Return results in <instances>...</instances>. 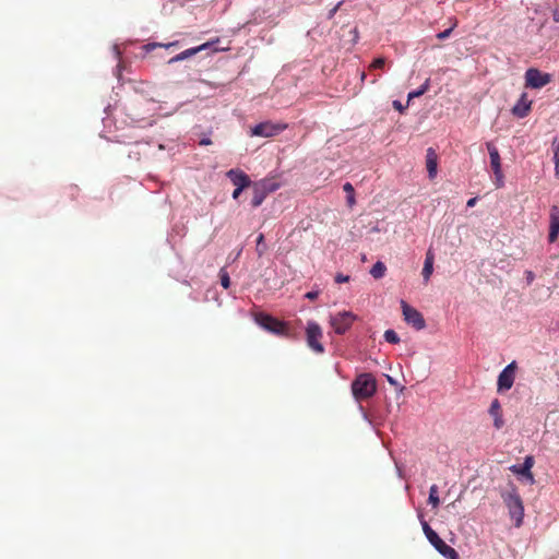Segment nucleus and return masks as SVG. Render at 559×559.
I'll return each mask as SVG.
<instances>
[{"instance_id":"1","label":"nucleus","mask_w":559,"mask_h":559,"mask_svg":"<svg viewBox=\"0 0 559 559\" xmlns=\"http://www.w3.org/2000/svg\"><path fill=\"white\" fill-rule=\"evenodd\" d=\"M352 392L357 401L368 400L377 392V381L371 373H361L352 382Z\"/></svg>"},{"instance_id":"2","label":"nucleus","mask_w":559,"mask_h":559,"mask_svg":"<svg viewBox=\"0 0 559 559\" xmlns=\"http://www.w3.org/2000/svg\"><path fill=\"white\" fill-rule=\"evenodd\" d=\"M254 321L264 330L272 332L276 335H287L288 326L285 322L277 320L276 318L267 313H255Z\"/></svg>"},{"instance_id":"3","label":"nucleus","mask_w":559,"mask_h":559,"mask_svg":"<svg viewBox=\"0 0 559 559\" xmlns=\"http://www.w3.org/2000/svg\"><path fill=\"white\" fill-rule=\"evenodd\" d=\"M503 501L509 510L511 519L515 521V526H521L524 516V507L520 495L513 490L503 496Z\"/></svg>"},{"instance_id":"4","label":"nucleus","mask_w":559,"mask_h":559,"mask_svg":"<svg viewBox=\"0 0 559 559\" xmlns=\"http://www.w3.org/2000/svg\"><path fill=\"white\" fill-rule=\"evenodd\" d=\"M357 316L352 311H341L330 317V325L338 335L345 334L353 325Z\"/></svg>"},{"instance_id":"5","label":"nucleus","mask_w":559,"mask_h":559,"mask_svg":"<svg viewBox=\"0 0 559 559\" xmlns=\"http://www.w3.org/2000/svg\"><path fill=\"white\" fill-rule=\"evenodd\" d=\"M322 337L323 332L321 326L314 321H309L306 328V340L308 346L317 354L324 352V347L321 343Z\"/></svg>"},{"instance_id":"6","label":"nucleus","mask_w":559,"mask_h":559,"mask_svg":"<svg viewBox=\"0 0 559 559\" xmlns=\"http://www.w3.org/2000/svg\"><path fill=\"white\" fill-rule=\"evenodd\" d=\"M525 87L542 88L552 81L550 73H545L537 68H530L525 72Z\"/></svg>"},{"instance_id":"7","label":"nucleus","mask_w":559,"mask_h":559,"mask_svg":"<svg viewBox=\"0 0 559 559\" xmlns=\"http://www.w3.org/2000/svg\"><path fill=\"white\" fill-rule=\"evenodd\" d=\"M287 128L285 123H274L271 121L260 122L251 128L250 134L252 136L271 138L274 136Z\"/></svg>"},{"instance_id":"8","label":"nucleus","mask_w":559,"mask_h":559,"mask_svg":"<svg viewBox=\"0 0 559 559\" xmlns=\"http://www.w3.org/2000/svg\"><path fill=\"white\" fill-rule=\"evenodd\" d=\"M401 308L404 320L406 321L407 324L412 325L416 330L425 329V319L417 309L411 307L405 300H401Z\"/></svg>"},{"instance_id":"9","label":"nucleus","mask_w":559,"mask_h":559,"mask_svg":"<svg viewBox=\"0 0 559 559\" xmlns=\"http://www.w3.org/2000/svg\"><path fill=\"white\" fill-rule=\"evenodd\" d=\"M490 157V166L497 180V187L502 186L503 174L501 169V158L497 146L492 142L486 144Z\"/></svg>"},{"instance_id":"10","label":"nucleus","mask_w":559,"mask_h":559,"mask_svg":"<svg viewBox=\"0 0 559 559\" xmlns=\"http://www.w3.org/2000/svg\"><path fill=\"white\" fill-rule=\"evenodd\" d=\"M516 362L509 364L498 376V391H508L512 388L515 379Z\"/></svg>"},{"instance_id":"11","label":"nucleus","mask_w":559,"mask_h":559,"mask_svg":"<svg viewBox=\"0 0 559 559\" xmlns=\"http://www.w3.org/2000/svg\"><path fill=\"white\" fill-rule=\"evenodd\" d=\"M429 543L436 548V550L442 555L447 559H459L457 551L445 544V542L440 538L438 534L433 535L431 538L428 539Z\"/></svg>"},{"instance_id":"12","label":"nucleus","mask_w":559,"mask_h":559,"mask_svg":"<svg viewBox=\"0 0 559 559\" xmlns=\"http://www.w3.org/2000/svg\"><path fill=\"white\" fill-rule=\"evenodd\" d=\"M549 235L548 240L549 242H555L559 235V206L552 205L549 213Z\"/></svg>"},{"instance_id":"13","label":"nucleus","mask_w":559,"mask_h":559,"mask_svg":"<svg viewBox=\"0 0 559 559\" xmlns=\"http://www.w3.org/2000/svg\"><path fill=\"white\" fill-rule=\"evenodd\" d=\"M532 108V100L527 98V94L523 93L516 104L512 108V114L518 118L526 117Z\"/></svg>"},{"instance_id":"14","label":"nucleus","mask_w":559,"mask_h":559,"mask_svg":"<svg viewBox=\"0 0 559 559\" xmlns=\"http://www.w3.org/2000/svg\"><path fill=\"white\" fill-rule=\"evenodd\" d=\"M227 177L236 186V188L246 189L251 183L249 176L239 169H230L227 173Z\"/></svg>"},{"instance_id":"15","label":"nucleus","mask_w":559,"mask_h":559,"mask_svg":"<svg viewBox=\"0 0 559 559\" xmlns=\"http://www.w3.org/2000/svg\"><path fill=\"white\" fill-rule=\"evenodd\" d=\"M489 415L493 418V426L496 429H501L504 426L502 418V408L499 400L495 399L489 407Z\"/></svg>"},{"instance_id":"16","label":"nucleus","mask_w":559,"mask_h":559,"mask_svg":"<svg viewBox=\"0 0 559 559\" xmlns=\"http://www.w3.org/2000/svg\"><path fill=\"white\" fill-rule=\"evenodd\" d=\"M426 166L429 178H435L437 175L438 168V156L436 151L432 147H429L426 153Z\"/></svg>"},{"instance_id":"17","label":"nucleus","mask_w":559,"mask_h":559,"mask_svg":"<svg viewBox=\"0 0 559 559\" xmlns=\"http://www.w3.org/2000/svg\"><path fill=\"white\" fill-rule=\"evenodd\" d=\"M533 465H534L533 456H526L525 460H524L523 465L521 467H518V466L513 465L512 466V471L515 472V473H519V474H521L523 476H525L530 480H533V474L531 472Z\"/></svg>"},{"instance_id":"18","label":"nucleus","mask_w":559,"mask_h":559,"mask_svg":"<svg viewBox=\"0 0 559 559\" xmlns=\"http://www.w3.org/2000/svg\"><path fill=\"white\" fill-rule=\"evenodd\" d=\"M433 253L431 252V250H428V252L426 253V259L421 272L425 283L429 282L430 276L433 272Z\"/></svg>"},{"instance_id":"19","label":"nucleus","mask_w":559,"mask_h":559,"mask_svg":"<svg viewBox=\"0 0 559 559\" xmlns=\"http://www.w3.org/2000/svg\"><path fill=\"white\" fill-rule=\"evenodd\" d=\"M266 197L267 194L265 193V190H263V187H260L258 183H254L251 205L253 207L260 206Z\"/></svg>"},{"instance_id":"20","label":"nucleus","mask_w":559,"mask_h":559,"mask_svg":"<svg viewBox=\"0 0 559 559\" xmlns=\"http://www.w3.org/2000/svg\"><path fill=\"white\" fill-rule=\"evenodd\" d=\"M385 272H386V266L381 261L376 262L370 270L371 276L376 280L382 278L385 275Z\"/></svg>"},{"instance_id":"21","label":"nucleus","mask_w":559,"mask_h":559,"mask_svg":"<svg viewBox=\"0 0 559 559\" xmlns=\"http://www.w3.org/2000/svg\"><path fill=\"white\" fill-rule=\"evenodd\" d=\"M197 53H198V49L192 47V48L186 49V50L181 51L180 53L176 55L168 62L169 63L179 62V61L186 60Z\"/></svg>"},{"instance_id":"22","label":"nucleus","mask_w":559,"mask_h":559,"mask_svg":"<svg viewBox=\"0 0 559 559\" xmlns=\"http://www.w3.org/2000/svg\"><path fill=\"white\" fill-rule=\"evenodd\" d=\"M343 190L347 194V204L349 207H352L355 204V190L350 182H346L343 186Z\"/></svg>"},{"instance_id":"23","label":"nucleus","mask_w":559,"mask_h":559,"mask_svg":"<svg viewBox=\"0 0 559 559\" xmlns=\"http://www.w3.org/2000/svg\"><path fill=\"white\" fill-rule=\"evenodd\" d=\"M428 501L435 508L439 506L440 499H439V496H438V486L437 485H432L430 487Z\"/></svg>"},{"instance_id":"24","label":"nucleus","mask_w":559,"mask_h":559,"mask_svg":"<svg viewBox=\"0 0 559 559\" xmlns=\"http://www.w3.org/2000/svg\"><path fill=\"white\" fill-rule=\"evenodd\" d=\"M429 88V80H427L418 90L408 93V102L413 98L419 97L425 94Z\"/></svg>"},{"instance_id":"25","label":"nucleus","mask_w":559,"mask_h":559,"mask_svg":"<svg viewBox=\"0 0 559 559\" xmlns=\"http://www.w3.org/2000/svg\"><path fill=\"white\" fill-rule=\"evenodd\" d=\"M260 187H263V190H265V193L269 194L271 192H274L278 189V183L270 181V180H262L260 182H257Z\"/></svg>"},{"instance_id":"26","label":"nucleus","mask_w":559,"mask_h":559,"mask_svg":"<svg viewBox=\"0 0 559 559\" xmlns=\"http://www.w3.org/2000/svg\"><path fill=\"white\" fill-rule=\"evenodd\" d=\"M554 160L556 165V175L559 176V136L554 140Z\"/></svg>"},{"instance_id":"27","label":"nucleus","mask_w":559,"mask_h":559,"mask_svg":"<svg viewBox=\"0 0 559 559\" xmlns=\"http://www.w3.org/2000/svg\"><path fill=\"white\" fill-rule=\"evenodd\" d=\"M384 340L388 342V343H391V344H397L400 343V336L397 335V333L394 331V330H386L384 332Z\"/></svg>"},{"instance_id":"28","label":"nucleus","mask_w":559,"mask_h":559,"mask_svg":"<svg viewBox=\"0 0 559 559\" xmlns=\"http://www.w3.org/2000/svg\"><path fill=\"white\" fill-rule=\"evenodd\" d=\"M257 253L258 257H262L266 251V246L264 245V235L260 234L257 238Z\"/></svg>"},{"instance_id":"29","label":"nucleus","mask_w":559,"mask_h":559,"mask_svg":"<svg viewBox=\"0 0 559 559\" xmlns=\"http://www.w3.org/2000/svg\"><path fill=\"white\" fill-rule=\"evenodd\" d=\"M456 25H457V21H456V20H454V21H453V23H452V25H451V27H449L448 29H445V31L440 32V33H438V34H437V38H438V39H441V40H443V39L448 38V37L451 35V33H452V31L454 29V27H456Z\"/></svg>"},{"instance_id":"30","label":"nucleus","mask_w":559,"mask_h":559,"mask_svg":"<svg viewBox=\"0 0 559 559\" xmlns=\"http://www.w3.org/2000/svg\"><path fill=\"white\" fill-rule=\"evenodd\" d=\"M219 277H221V284H222V286H223L225 289L229 288V286H230V278H229L228 273H227L225 270H221V272H219Z\"/></svg>"},{"instance_id":"31","label":"nucleus","mask_w":559,"mask_h":559,"mask_svg":"<svg viewBox=\"0 0 559 559\" xmlns=\"http://www.w3.org/2000/svg\"><path fill=\"white\" fill-rule=\"evenodd\" d=\"M421 526L427 539L431 538L433 535L437 534L426 521H421Z\"/></svg>"},{"instance_id":"32","label":"nucleus","mask_w":559,"mask_h":559,"mask_svg":"<svg viewBox=\"0 0 559 559\" xmlns=\"http://www.w3.org/2000/svg\"><path fill=\"white\" fill-rule=\"evenodd\" d=\"M421 526L427 539L431 538L433 535L437 534L426 521H421Z\"/></svg>"},{"instance_id":"33","label":"nucleus","mask_w":559,"mask_h":559,"mask_svg":"<svg viewBox=\"0 0 559 559\" xmlns=\"http://www.w3.org/2000/svg\"><path fill=\"white\" fill-rule=\"evenodd\" d=\"M385 66V59L383 57L376 58L370 64V69H383Z\"/></svg>"},{"instance_id":"34","label":"nucleus","mask_w":559,"mask_h":559,"mask_svg":"<svg viewBox=\"0 0 559 559\" xmlns=\"http://www.w3.org/2000/svg\"><path fill=\"white\" fill-rule=\"evenodd\" d=\"M218 41H219V39H218V38H216L215 40L206 41V43H204V44H202V45H200V46H197V47H194V48H195V49H198V53H199L200 51H203V50L209 49V48H210V47H212L215 43H218Z\"/></svg>"},{"instance_id":"35","label":"nucleus","mask_w":559,"mask_h":559,"mask_svg":"<svg viewBox=\"0 0 559 559\" xmlns=\"http://www.w3.org/2000/svg\"><path fill=\"white\" fill-rule=\"evenodd\" d=\"M178 45V41H173V43H169V44H166V45H163V47L165 48H169V47H173V46H177ZM162 47L160 44H148L146 47L147 49H151V48H155V47Z\"/></svg>"},{"instance_id":"36","label":"nucleus","mask_w":559,"mask_h":559,"mask_svg":"<svg viewBox=\"0 0 559 559\" xmlns=\"http://www.w3.org/2000/svg\"><path fill=\"white\" fill-rule=\"evenodd\" d=\"M349 281V276L348 275H344L342 273H338L336 276H335V282L341 284V283H347Z\"/></svg>"},{"instance_id":"37","label":"nucleus","mask_w":559,"mask_h":559,"mask_svg":"<svg viewBox=\"0 0 559 559\" xmlns=\"http://www.w3.org/2000/svg\"><path fill=\"white\" fill-rule=\"evenodd\" d=\"M525 278H526L527 284L531 285L535 280L534 272L530 271V270L525 271Z\"/></svg>"},{"instance_id":"38","label":"nucleus","mask_w":559,"mask_h":559,"mask_svg":"<svg viewBox=\"0 0 559 559\" xmlns=\"http://www.w3.org/2000/svg\"><path fill=\"white\" fill-rule=\"evenodd\" d=\"M342 1H340L333 9H331L328 13V19L331 20L334 17L335 13L337 12V10L340 9V7L342 5Z\"/></svg>"},{"instance_id":"39","label":"nucleus","mask_w":559,"mask_h":559,"mask_svg":"<svg viewBox=\"0 0 559 559\" xmlns=\"http://www.w3.org/2000/svg\"><path fill=\"white\" fill-rule=\"evenodd\" d=\"M319 296V290H312V292H308L305 297L310 299V300H314L317 299Z\"/></svg>"},{"instance_id":"40","label":"nucleus","mask_w":559,"mask_h":559,"mask_svg":"<svg viewBox=\"0 0 559 559\" xmlns=\"http://www.w3.org/2000/svg\"><path fill=\"white\" fill-rule=\"evenodd\" d=\"M393 107H394L396 110H399L400 112H403V110H404L403 105H402V104H401V102H399V100H394V102H393Z\"/></svg>"},{"instance_id":"41","label":"nucleus","mask_w":559,"mask_h":559,"mask_svg":"<svg viewBox=\"0 0 559 559\" xmlns=\"http://www.w3.org/2000/svg\"><path fill=\"white\" fill-rule=\"evenodd\" d=\"M243 189L236 188L233 192V198L238 199Z\"/></svg>"},{"instance_id":"42","label":"nucleus","mask_w":559,"mask_h":559,"mask_svg":"<svg viewBox=\"0 0 559 559\" xmlns=\"http://www.w3.org/2000/svg\"><path fill=\"white\" fill-rule=\"evenodd\" d=\"M476 202H477V198H472V199H469V200L467 201L466 205H467L468 207H473V206L476 204Z\"/></svg>"},{"instance_id":"43","label":"nucleus","mask_w":559,"mask_h":559,"mask_svg":"<svg viewBox=\"0 0 559 559\" xmlns=\"http://www.w3.org/2000/svg\"><path fill=\"white\" fill-rule=\"evenodd\" d=\"M212 144V141L209 138L202 139L200 141V145H210Z\"/></svg>"},{"instance_id":"44","label":"nucleus","mask_w":559,"mask_h":559,"mask_svg":"<svg viewBox=\"0 0 559 559\" xmlns=\"http://www.w3.org/2000/svg\"><path fill=\"white\" fill-rule=\"evenodd\" d=\"M70 190H71V194L74 195L75 193L79 192V188L76 186H71L70 187Z\"/></svg>"},{"instance_id":"45","label":"nucleus","mask_w":559,"mask_h":559,"mask_svg":"<svg viewBox=\"0 0 559 559\" xmlns=\"http://www.w3.org/2000/svg\"><path fill=\"white\" fill-rule=\"evenodd\" d=\"M365 78H366V74H365V73H362V74H361V80L364 81V80H365Z\"/></svg>"}]
</instances>
